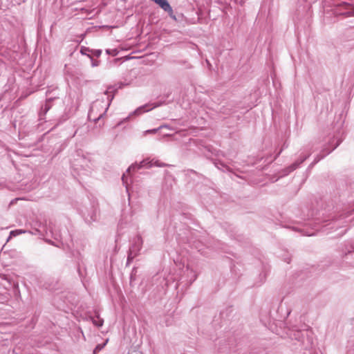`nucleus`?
<instances>
[{
  "mask_svg": "<svg viewBox=\"0 0 354 354\" xmlns=\"http://www.w3.org/2000/svg\"><path fill=\"white\" fill-rule=\"evenodd\" d=\"M290 338L300 342L305 349H310L314 344L313 333L311 330H290L288 333Z\"/></svg>",
  "mask_w": 354,
  "mask_h": 354,
  "instance_id": "f257e3e1",
  "label": "nucleus"
},
{
  "mask_svg": "<svg viewBox=\"0 0 354 354\" xmlns=\"http://www.w3.org/2000/svg\"><path fill=\"white\" fill-rule=\"evenodd\" d=\"M110 102L108 103L106 107L104 106L103 101L97 100L93 103L91 106L88 118L91 120L97 122L103 115L106 113L109 106Z\"/></svg>",
  "mask_w": 354,
  "mask_h": 354,
  "instance_id": "f03ea898",
  "label": "nucleus"
},
{
  "mask_svg": "<svg viewBox=\"0 0 354 354\" xmlns=\"http://www.w3.org/2000/svg\"><path fill=\"white\" fill-rule=\"evenodd\" d=\"M143 240L140 235H137L132 240L131 245L129 250L127 257V264L130 263L133 259L137 257L142 249Z\"/></svg>",
  "mask_w": 354,
  "mask_h": 354,
  "instance_id": "7ed1b4c3",
  "label": "nucleus"
},
{
  "mask_svg": "<svg viewBox=\"0 0 354 354\" xmlns=\"http://www.w3.org/2000/svg\"><path fill=\"white\" fill-rule=\"evenodd\" d=\"M167 165V164L161 162L158 160H155L153 159L149 160V159H145L140 162L139 165H132L131 166H130L127 170V172H130L131 170L135 171L142 167L151 168L153 166L162 167Z\"/></svg>",
  "mask_w": 354,
  "mask_h": 354,
  "instance_id": "20e7f679",
  "label": "nucleus"
},
{
  "mask_svg": "<svg viewBox=\"0 0 354 354\" xmlns=\"http://www.w3.org/2000/svg\"><path fill=\"white\" fill-rule=\"evenodd\" d=\"M341 141L338 140L335 145L333 147L332 149L329 150L328 148L324 147L322 151L315 158L314 160L311 164L309 165L308 168H312L318 162H319L322 159H323L326 156L329 154L332 151H333L335 149H336L339 145L340 144Z\"/></svg>",
  "mask_w": 354,
  "mask_h": 354,
  "instance_id": "39448f33",
  "label": "nucleus"
},
{
  "mask_svg": "<svg viewBox=\"0 0 354 354\" xmlns=\"http://www.w3.org/2000/svg\"><path fill=\"white\" fill-rule=\"evenodd\" d=\"M300 165H301V162L298 160H297L292 165H290V166H288L286 168H285L284 169H283L281 176H283L288 175L290 173H291L292 171H293L296 169H297Z\"/></svg>",
  "mask_w": 354,
  "mask_h": 354,
  "instance_id": "423d86ee",
  "label": "nucleus"
},
{
  "mask_svg": "<svg viewBox=\"0 0 354 354\" xmlns=\"http://www.w3.org/2000/svg\"><path fill=\"white\" fill-rule=\"evenodd\" d=\"M147 106V104L146 105H144V106H140L138 107L137 109H136L133 113H132V115H138L140 114H141L143 112H145V111H149V110L158 106V105H155L153 106V107L149 109H145V108Z\"/></svg>",
  "mask_w": 354,
  "mask_h": 354,
  "instance_id": "0eeeda50",
  "label": "nucleus"
},
{
  "mask_svg": "<svg viewBox=\"0 0 354 354\" xmlns=\"http://www.w3.org/2000/svg\"><path fill=\"white\" fill-rule=\"evenodd\" d=\"M92 322L94 325L100 327L103 325L104 320L97 315L95 317L92 318Z\"/></svg>",
  "mask_w": 354,
  "mask_h": 354,
  "instance_id": "6e6552de",
  "label": "nucleus"
},
{
  "mask_svg": "<svg viewBox=\"0 0 354 354\" xmlns=\"http://www.w3.org/2000/svg\"><path fill=\"white\" fill-rule=\"evenodd\" d=\"M24 233H25V231L22 230H16L11 231L10 233V236L7 239V242L10 241V239H11L12 236H16L17 235H19V234H21Z\"/></svg>",
  "mask_w": 354,
  "mask_h": 354,
  "instance_id": "1a4fd4ad",
  "label": "nucleus"
},
{
  "mask_svg": "<svg viewBox=\"0 0 354 354\" xmlns=\"http://www.w3.org/2000/svg\"><path fill=\"white\" fill-rule=\"evenodd\" d=\"M106 52L107 54L111 55L112 56H116L118 53V50L117 49H107Z\"/></svg>",
  "mask_w": 354,
  "mask_h": 354,
  "instance_id": "9d476101",
  "label": "nucleus"
},
{
  "mask_svg": "<svg viewBox=\"0 0 354 354\" xmlns=\"http://www.w3.org/2000/svg\"><path fill=\"white\" fill-rule=\"evenodd\" d=\"M310 153L309 154H307V155H303V154H301L299 158L297 159L300 162L301 164L302 162H304L309 156H310Z\"/></svg>",
  "mask_w": 354,
  "mask_h": 354,
  "instance_id": "9b49d317",
  "label": "nucleus"
},
{
  "mask_svg": "<svg viewBox=\"0 0 354 354\" xmlns=\"http://www.w3.org/2000/svg\"><path fill=\"white\" fill-rule=\"evenodd\" d=\"M310 153L309 154H307V155H303V154H301L299 158L297 159L300 162L301 164L302 162H304L309 156H310Z\"/></svg>",
  "mask_w": 354,
  "mask_h": 354,
  "instance_id": "f8f14e48",
  "label": "nucleus"
},
{
  "mask_svg": "<svg viewBox=\"0 0 354 354\" xmlns=\"http://www.w3.org/2000/svg\"><path fill=\"white\" fill-rule=\"evenodd\" d=\"M162 127H160L159 128H157V129H149V130H147L144 132V134L145 135H147L148 133H156V132H158V131L161 129Z\"/></svg>",
  "mask_w": 354,
  "mask_h": 354,
  "instance_id": "ddd939ff",
  "label": "nucleus"
},
{
  "mask_svg": "<svg viewBox=\"0 0 354 354\" xmlns=\"http://www.w3.org/2000/svg\"><path fill=\"white\" fill-rule=\"evenodd\" d=\"M337 221H333L332 222L329 223L326 225H332L330 228H338L340 227L341 225L339 224H336Z\"/></svg>",
  "mask_w": 354,
  "mask_h": 354,
  "instance_id": "4468645a",
  "label": "nucleus"
},
{
  "mask_svg": "<svg viewBox=\"0 0 354 354\" xmlns=\"http://www.w3.org/2000/svg\"><path fill=\"white\" fill-rule=\"evenodd\" d=\"M51 100H52V98H51V97L48 98V99L47 100V102H46V104L44 105V107H42V109H44V111H45V112H47V111L50 109V105H48V102H49L50 101H51Z\"/></svg>",
  "mask_w": 354,
  "mask_h": 354,
  "instance_id": "2eb2a0df",
  "label": "nucleus"
},
{
  "mask_svg": "<svg viewBox=\"0 0 354 354\" xmlns=\"http://www.w3.org/2000/svg\"><path fill=\"white\" fill-rule=\"evenodd\" d=\"M266 276H267V274L266 272H263L259 274V279L261 281V283H263L266 281Z\"/></svg>",
  "mask_w": 354,
  "mask_h": 354,
  "instance_id": "dca6fc26",
  "label": "nucleus"
},
{
  "mask_svg": "<svg viewBox=\"0 0 354 354\" xmlns=\"http://www.w3.org/2000/svg\"><path fill=\"white\" fill-rule=\"evenodd\" d=\"M92 52H93V54L96 57H100L102 53L101 50H94Z\"/></svg>",
  "mask_w": 354,
  "mask_h": 354,
  "instance_id": "f3484780",
  "label": "nucleus"
},
{
  "mask_svg": "<svg viewBox=\"0 0 354 354\" xmlns=\"http://www.w3.org/2000/svg\"><path fill=\"white\" fill-rule=\"evenodd\" d=\"M91 65L93 67L97 66L99 65V61L92 59Z\"/></svg>",
  "mask_w": 354,
  "mask_h": 354,
  "instance_id": "a211bd4d",
  "label": "nucleus"
},
{
  "mask_svg": "<svg viewBox=\"0 0 354 354\" xmlns=\"http://www.w3.org/2000/svg\"><path fill=\"white\" fill-rule=\"evenodd\" d=\"M103 346L102 345H100V344H98L95 348L94 349V353H95L97 351H100L102 348Z\"/></svg>",
  "mask_w": 354,
  "mask_h": 354,
  "instance_id": "6ab92c4d",
  "label": "nucleus"
},
{
  "mask_svg": "<svg viewBox=\"0 0 354 354\" xmlns=\"http://www.w3.org/2000/svg\"><path fill=\"white\" fill-rule=\"evenodd\" d=\"M352 14H353V12L348 11V12H346L341 13L340 15H345L346 17H350V16L352 15Z\"/></svg>",
  "mask_w": 354,
  "mask_h": 354,
  "instance_id": "aec40b11",
  "label": "nucleus"
},
{
  "mask_svg": "<svg viewBox=\"0 0 354 354\" xmlns=\"http://www.w3.org/2000/svg\"><path fill=\"white\" fill-rule=\"evenodd\" d=\"M87 51H89V49L87 48H84L81 49V53L84 55H86Z\"/></svg>",
  "mask_w": 354,
  "mask_h": 354,
  "instance_id": "412c9836",
  "label": "nucleus"
},
{
  "mask_svg": "<svg viewBox=\"0 0 354 354\" xmlns=\"http://www.w3.org/2000/svg\"><path fill=\"white\" fill-rule=\"evenodd\" d=\"M122 180L124 184H127V182L126 180V175L124 174H123V176L122 177Z\"/></svg>",
  "mask_w": 354,
  "mask_h": 354,
  "instance_id": "4be33fe9",
  "label": "nucleus"
},
{
  "mask_svg": "<svg viewBox=\"0 0 354 354\" xmlns=\"http://www.w3.org/2000/svg\"><path fill=\"white\" fill-rule=\"evenodd\" d=\"M231 120H232L234 122H236L239 120V118L236 116H232L231 118Z\"/></svg>",
  "mask_w": 354,
  "mask_h": 354,
  "instance_id": "5701e85b",
  "label": "nucleus"
},
{
  "mask_svg": "<svg viewBox=\"0 0 354 354\" xmlns=\"http://www.w3.org/2000/svg\"><path fill=\"white\" fill-rule=\"evenodd\" d=\"M281 151H282V149H281V150H280V151L277 153V155L275 156V157H274V160L277 159V157L281 154Z\"/></svg>",
  "mask_w": 354,
  "mask_h": 354,
  "instance_id": "b1692460",
  "label": "nucleus"
},
{
  "mask_svg": "<svg viewBox=\"0 0 354 354\" xmlns=\"http://www.w3.org/2000/svg\"><path fill=\"white\" fill-rule=\"evenodd\" d=\"M354 252V245H352L351 246V250H348V253H351V252Z\"/></svg>",
  "mask_w": 354,
  "mask_h": 354,
  "instance_id": "393cba45",
  "label": "nucleus"
},
{
  "mask_svg": "<svg viewBox=\"0 0 354 354\" xmlns=\"http://www.w3.org/2000/svg\"><path fill=\"white\" fill-rule=\"evenodd\" d=\"M304 235H306V236H313L315 234L314 233H311V234H304Z\"/></svg>",
  "mask_w": 354,
  "mask_h": 354,
  "instance_id": "a878e982",
  "label": "nucleus"
},
{
  "mask_svg": "<svg viewBox=\"0 0 354 354\" xmlns=\"http://www.w3.org/2000/svg\"><path fill=\"white\" fill-rule=\"evenodd\" d=\"M196 277H197V275L194 273V279L193 280L194 281L196 279Z\"/></svg>",
  "mask_w": 354,
  "mask_h": 354,
  "instance_id": "bb28decb",
  "label": "nucleus"
},
{
  "mask_svg": "<svg viewBox=\"0 0 354 354\" xmlns=\"http://www.w3.org/2000/svg\"><path fill=\"white\" fill-rule=\"evenodd\" d=\"M317 1V0H310V2H311V3H315V2H316Z\"/></svg>",
  "mask_w": 354,
  "mask_h": 354,
  "instance_id": "cd10ccee",
  "label": "nucleus"
},
{
  "mask_svg": "<svg viewBox=\"0 0 354 354\" xmlns=\"http://www.w3.org/2000/svg\"><path fill=\"white\" fill-rule=\"evenodd\" d=\"M290 259H288V260H287V263H290Z\"/></svg>",
  "mask_w": 354,
  "mask_h": 354,
  "instance_id": "c85d7f7f",
  "label": "nucleus"
},
{
  "mask_svg": "<svg viewBox=\"0 0 354 354\" xmlns=\"http://www.w3.org/2000/svg\"><path fill=\"white\" fill-rule=\"evenodd\" d=\"M343 4H344V5H345V6H347V5H348V3H345V2H344V3H343Z\"/></svg>",
  "mask_w": 354,
  "mask_h": 354,
  "instance_id": "c756f323",
  "label": "nucleus"
},
{
  "mask_svg": "<svg viewBox=\"0 0 354 354\" xmlns=\"http://www.w3.org/2000/svg\"><path fill=\"white\" fill-rule=\"evenodd\" d=\"M49 93H50V91H46L47 95H48V94H49Z\"/></svg>",
  "mask_w": 354,
  "mask_h": 354,
  "instance_id": "7c9ffc66",
  "label": "nucleus"
},
{
  "mask_svg": "<svg viewBox=\"0 0 354 354\" xmlns=\"http://www.w3.org/2000/svg\"><path fill=\"white\" fill-rule=\"evenodd\" d=\"M304 1H307L308 0H303Z\"/></svg>",
  "mask_w": 354,
  "mask_h": 354,
  "instance_id": "2f4dec72",
  "label": "nucleus"
}]
</instances>
